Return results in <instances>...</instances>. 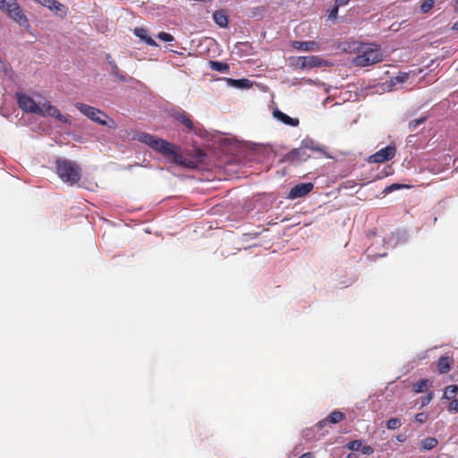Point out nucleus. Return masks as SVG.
Returning <instances> with one entry per match:
<instances>
[{"instance_id": "f257e3e1", "label": "nucleus", "mask_w": 458, "mask_h": 458, "mask_svg": "<svg viewBox=\"0 0 458 458\" xmlns=\"http://www.w3.org/2000/svg\"><path fill=\"white\" fill-rule=\"evenodd\" d=\"M141 142L155 151L162 154L164 157H169L170 161L182 167L195 168L196 163L191 159H186L183 156L177 152V147L165 140L158 138L147 132H138L132 138Z\"/></svg>"}, {"instance_id": "f03ea898", "label": "nucleus", "mask_w": 458, "mask_h": 458, "mask_svg": "<svg viewBox=\"0 0 458 458\" xmlns=\"http://www.w3.org/2000/svg\"><path fill=\"white\" fill-rule=\"evenodd\" d=\"M383 61L380 47L374 43L361 45L359 54L353 58L355 66L365 67Z\"/></svg>"}, {"instance_id": "7ed1b4c3", "label": "nucleus", "mask_w": 458, "mask_h": 458, "mask_svg": "<svg viewBox=\"0 0 458 458\" xmlns=\"http://www.w3.org/2000/svg\"><path fill=\"white\" fill-rule=\"evenodd\" d=\"M55 165L56 173L64 182L73 185L80 182L81 170L76 162L59 158L55 161Z\"/></svg>"}, {"instance_id": "20e7f679", "label": "nucleus", "mask_w": 458, "mask_h": 458, "mask_svg": "<svg viewBox=\"0 0 458 458\" xmlns=\"http://www.w3.org/2000/svg\"><path fill=\"white\" fill-rule=\"evenodd\" d=\"M74 106L81 114L91 121L101 125H107L106 119L108 116L100 109L81 102L75 103Z\"/></svg>"}, {"instance_id": "39448f33", "label": "nucleus", "mask_w": 458, "mask_h": 458, "mask_svg": "<svg viewBox=\"0 0 458 458\" xmlns=\"http://www.w3.org/2000/svg\"><path fill=\"white\" fill-rule=\"evenodd\" d=\"M16 98L18 106L23 112L36 114L42 113L40 105L37 104L32 98L24 93H17Z\"/></svg>"}, {"instance_id": "423d86ee", "label": "nucleus", "mask_w": 458, "mask_h": 458, "mask_svg": "<svg viewBox=\"0 0 458 458\" xmlns=\"http://www.w3.org/2000/svg\"><path fill=\"white\" fill-rule=\"evenodd\" d=\"M396 148L394 145H388L368 157L369 163H384L394 157Z\"/></svg>"}, {"instance_id": "0eeeda50", "label": "nucleus", "mask_w": 458, "mask_h": 458, "mask_svg": "<svg viewBox=\"0 0 458 458\" xmlns=\"http://www.w3.org/2000/svg\"><path fill=\"white\" fill-rule=\"evenodd\" d=\"M4 12L7 13L10 19L16 21L19 25L23 27L29 26V21L20 7L17 0L13 3V4H12L10 7L6 8Z\"/></svg>"}, {"instance_id": "6e6552de", "label": "nucleus", "mask_w": 458, "mask_h": 458, "mask_svg": "<svg viewBox=\"0 0 458 458\" xmlns=\"http://www.w3.org/2000/svg\"><path fill=\"white\" fill-rule=\"evenodd\" d=\"M40 109L42 111L41 114H38L41 116H52L55 117L57 121L61 123H67L68 119L63 115L60 111L53 106L49 101L44 102L42 105H40Z\"/></svg>"}, {"instance_id": "1a4fd4ad", "label": "nucleus", "mask_w": 458, "mask_h": 458, "mask_svg": "<svg viewBox=\"0 0 458 458\" xmlns=\"http://www.w3.org/2000/svg\"><path fill=\"white\" fill-rule=\"evenodd\" d=\"M314 188L313 183L306 182V183H299L293 186L289 194L288 198L294 199L298 198H302L307 196Z\"/></svg>"}, {"instance_id": "9d476101", "label": "nucleus", "mask_w": 458, "mask_h": 458, "mask_svg": "<svg viewBox=\"0 0 458 458\" xmlns=\"http://www.w3.org/2000/svg\"><path fill=\"white\" fill-rule=\"evenodd\" d=\"M310 157L305 148H293L285 156V160L291 163L306 161Z\"/></svg>"}, {"instance_id": "9b49d317", "label": "nucleus", "mask_w": 458, "mask_h": 458, "mask_svg": "<svg viewBox=\"0 0 458 458\" xmlns=\"http://www.w3.org/2000/svg\"><path fill=\"white\" fill-rule=\"evenodd\" d=\"M292 47L297 50L301 51H319L321 49V47L318 42L317 41H293Z\"/></svg>"}, {"instance_id": "f8f14e48", "label": "nucleus", "mask_w": 458, "mask_h": 458, "mask_svg": "<svg viewBox=\"0 0 458 458\" xmlns=\"http://www.w3.org/2000/svg\"><path fill=\"white\" fill-rule=\"evenodd\" d=\"M345 418L344 414L339 411H334L327 415V417L318 421L316 426L318 428H322L327 423L336 424L342 421Z\"/></svg>"}, {"instance_id": "ddd939ff", "label": "nucleus", "mask_w": 458, "mask_h": 458, "mask_svg": "<svg viewBox=\"0 0 458 458\" xmlns=\"http://www.w3.org/2000/svg\"><path fill=\"white\" fill-rule=\"evenodd\" d=\"M172 116L182 124H183L189 131H192L194 129V123L191 121L190 114H188L185 111H175L173 113Z\"/></svg>"}, {"instance_id": "4468645a", "label": "nucleus", "mask_w": 458, "mask_h": 458, "mask_svg": "<svg viewBox=\"0 0 458 458\" xmlns=\"http://www.w3.org/2000/svg\"><path fill=\"white\" fill-rule=\"evenodd\" d=\"M133 33L137 38H140L148 46H151V47L157 46L156 41L151 37L148 36L147 29H144L141 27H137L133 30Z\"/></svg>"}, {"instance_id": "2eb2a0df", "label": "nucleus", "mask_w": 458, "mask_h": 458, "mask_svg": "<svg viewBox=\"0 0 458 458\" xmlns=\"http://www.w3.org/2000/svg\"><path fill=\"white\" fill-rule=\"evenodd\" d=\"M213 20L220 28H226L228 25V15L224 9L216 11L213 13Z\"/></svg>"}, {"instance_id": "dca6fc26", "label": "nucleus", "mask_w": 458, "mask_h": 458, "mask_svg": "<svg viewBox=\"0 0 458 458\" xmlns=\"http://www.w3.org/2000/svg\"><path fill=\"white\" fill-rule=\"evenodd\" d=\"M274 116L286 125L295 127L299 124V120L297 118H292L278 109L274 111Z\"/></svg>"}, {"instance_id": "f3484780", "label": "nucleus", "mask_w": 458, "mask_h": 458, "mask_svg": "<svg viewBox=\"0 0 458 458\" xmlns=\"http://www.w3.org/2000/svg\"><path fill=\"white\" fill-rule=\"evenodd\" d=\"M453 359L449 356H441L437 360V371L440 374L447 373L451 369Z\"/></svg>"}, {"instance_id": "a211bd4d", "label": "nucleus", "mask_w": 458, "mask_h": 458, "mask_svg": "<svg viewBox=\"0 0 458 458\" xmlns=\"http://www.w3.org/2000/svg\"><path fill=\"white\" fill-rule=\"evenodd\" d=\"M306 59V69H312L315 67H322L326 66L327 62L319 56L317 55H310V56H304Z\"/></svg>"}, {"instance_id": "6ab92c4d", "label": "nucleus", "mask_w": 458, "mask_h": 458, "mask_svg": "<svg viewBox=\"0 0 458 458\" xmlns=\"http://www.w3.org/2000/svg\"><path fill=\"white\" fill-rule=\"evenodd\" d=\"M458 394V386L451 385L445 388L442 399L453 400Z\"/></svg>"}, {"instance_id": "aec40b11", "label": "nucleus", "mask_w": 458, "mask_h": 458, "mask_svg": "<svg viewBox=\"0 0 458 458\" xmlns=\"http://www.w3.org/2000/svg\"><path fill=\"white\" fill-rule=\"evenodd\" d=\"M438 444V440L436 437H429L421 440L420 446L424 450H431L435 448Z\"/></svg>"}, {"instance_id": "412c9836", "label": "nucleus", "mask_w": 458, "mask_h": 458, "mask_svg": "<svg viewBox=\"0 0 458 458\" xmlns=\"http://www.w3.org/2000/svg\"><path fill=\"white\" fill-rule=\"evenodd\" d=\"M429 386V380L428 379H420L417 383H415L412 386V390L414 393H424L428 390V387Z\"/></svg>"}, {"instance_id": "4be33fe9", "label": "nucleus", "mask_w": 458, "mask_h": 458, "mask_svg": "<svg viewBox=\"0 0 458 458\" xmlns=\"http://www.w3.org/2000/svg\"><path fill=\"white\" fill-rule=\"evenodd\" d=\"M210 68L214 71L225 72L229 70V65L226 63H222L218 61H210Z\"/></svg>"}, {"instance_id": "5701e85b", "label": "nucleus", "mask_w": 458, "mask_h": 458, "mask_svg": "<svg viewBox=\"0 0 458 458\" xmlns=\"http://www.w3.org/2000/svg\"><path fill=\"white\" fill-rule=\"evenodd\" d=\"M109 65L111 66L112 73L114 76L117 77L122 81H126L125 76L123 73H121V72L114 61H109Z\"/></svg>"}, {"instance_id": "b1692460", "label": "nucleus", "mask_w": 458, "mask_h": 458, "mask_svg": "<svg viewBox=\"0 0 458 458\" xmlns=\"http://www.w3.org/2000/svg\"><path fill=\"white\" fill-rule=\"evenodd\" d=\"M292 64L299 69L304 70L307 68L306 59L304 56H298L292 59Z\"/></svg>"}, {"instance_id": "393cba45", "label": "nucleus", "mask_w": 458, "mask_h": 458, "mask_svg": "<svg viewBox=\"0 0 458 458\" xmlns=\"http://www.w3.org/2000/svg\"><path fill=\"white\" fill-rule=\"evenodd\" d=\"M401 420L397 418H392L387 420L386 427L388 429H396L401 427Z\"/></svg>"}, {"instance_id": "a878e982", "label": "nucleus", "mask_w": 458, "mask_h": 458, "mask_svg": "<svg viewBox=\"0 0 458 458\" xmlns=\"http://www.w3.org/2000/svg\"><path fill=\"white\" fill-rule=\"evenodd\" d=\"M434 0H424L420 5V11L424 13H428L434 6Z\"/></svg>"}, {"instance_id": "bb28decb", "label": "nucleus", "mask_w": 458, "mask_h": 458, "mask_svg": "<svg viewBox=\"0 0 458 458\" xmlns=\"http://www.w3.org/2000/svg\"><path fill=\"white\" fill-rule=\"evenodd\" d=\"M425 121H426V117H421V118H419V119L411 120L409 123V130L411 131H414L419 125L423 123Z\"/></svg>"}, {"instance_id": "cd10ccee", "label": "nucleus", "mask_w": 458, "mask_h": 458, "mask_svg": "<svg viewBox=\"0 0 458 458\" xmlns=\"http://www.w3.org/2000/svg\"><path fill=\"white\" fill-rule=\"evenodd\" d=\"M157 37V38L165 42H172L174 39V38L171 34L165 31L159 32Z\"/></svg>"}, {"instance_id": "c85d7f7f", "label": "nucleus", "mask_w": 458, "mask_h": 458, "mask_svg": "<svg viewBox=\"0 0 458 458\" xmlns=\"http://www.w3.org/2000/svg\"><path fill=\"white\" fill-rule=\"evenodd\" d=\"M346 447L352 451H358L361 447V441L360 440H353L350 441Z\"/></svg>"}, {"instance_id": "c756f323", "label": "nucleus", "mask_w": 458, "mask_h": 458, "mask_svg": "<svg viewBox=\"0 0 458 458\" xmlns=\"http://www.w3.org/2000/svg\"><path fill=\"white\" fill-rule=\"evenodd\" d=\"M447 411L451 413H456L458 412V399H453L448 407H447Z\"/></svg>"}, {"instance_id": "7c9ffc66", "label": "nucleus", "mask_w": 458, "mask_h": 458, "mask_svg": "<svg viewBox=\"0 0 458 458\" xmlns=\"http://www.w3.org/2000/svg\"><path fill=\"white\" fill-rule=\"evenodd\" d=\"M428 414L427 412H420L415 415V420L419 423H424L427 421Z\"/></svg>"}, {"instance_id": "2f4dec72", "label": "nucleus", "mask_w": 458, "mask_h": 458, "mask_svg": "<svg viewBox=\"0 0 458 458\" xmlns=\"http://www.w3.org/2000/svg\"><path fill=\"white\" fill-rule=\"evenodd\" d=\"M409 78V73L403 72L394 77V81L398 83L405 82Z\"/></svg>"}, {"instance_id": "473e14b6", "label": "nucleus", "mask_w": 458, "mask_h": 458, "mask_svg": "<svg viewBox=\"0 0 458 458\" xmlns=\"http://www.w3.org/2000/svg\"><path fill=\"white\" fill-rule=\"evenodd\" d=\"M16 0H0V10L4 11L6 8L15 2Z\"/></svg>"}, {"instance_id": "72a5a7b5", "label": "nucleus", "mask_w": 458, "mask_h": 458, "mask_svg": "<svg viewBox=\"0 0 458 458\" xmlns=\"http://www.w3.org/2000/svg\"><path fill=\"white\" fill-rule=\"evenodd\" d=\"M433 397H434V393L429 392L425 397L422 398L421 405L422 406L428 405L432 401Z\"/></svg>"}, {"instance_id": "f704fd0d", "label": "nucleus", "mask_w": 458, "mask_h": 458, "mask_svg": "<svg viewBox=\"0 0 458 458\" xmlns=\"http://www.w3.org/2000/svg\"><path fill=\"white\" fill-rule=\"evenodd\" d=\"M374 452L373 448L369 445H365L361 447V454L366 455H370Z\"/></svg>"}, {"instance_id": "c9c22d12", "label": "nucleus", "mask_w": 458, "mask_h": 458, "mask_svg": "<svg viewBox=\"0 0 458 458\" xmlns=\"http://www.w3.org/2000/svg\"><path fill=\"white\" fill-rule=\"evenodd\" d=\"M339 7L335 4V6L331 9L329 13V18L335 19L337 16Z\"/></svg>"}, {"instance_id": "e433bc0d", "label": "nucleus", "mask_w": 458, "mask_h": 458, "mask_svg": "<svg viewBox=\"0 0 458 458\" xmlns=\"http://www.w3.org/2000/svg\"><path fill=\"white\" fill-rule=\"evenodd\" d=\"M232 81L233 84L241 87L245 86L248 83V80H232Z\"/></svg>"}, {"instance_id": "4c0bfd02", "label": "nucleus", "mask_w": 458, "mask_h": 458, "mask_svg": "<svg viewBox=\"0 0 458 458\" xmlns=\"http://www.w3.org/2000/svg\"><path fill=\"white\" fill-rule=\"evenodd\" d=\"M402 187V185L400 184H396V183H394V184H391L390 186H388L385 191L386 192H389V191H392L393 190H397V189H400Z\"/></svg>"}, {"instance_id": "58836bf2", "label": "nucleus", "mask_w": 458, "mask_h": 458, "mask_svg": "<svg viewBox=\"0 0 458 458\" xmlns=\"http://www.w3.org/2000/svg\"><path fill=\"white\" fill-rule=\"evenodd\" d=\"M349 3V0H335V5L338 7L344 6Z\"/></svg>"}, {"instance_id": "ea45409f", "label": "nucleus", "mask_w": 458, "mask_h": 458, "mask_svg": "<svg viewBox=\"0 0 458 458\" xmlns=\"http://www.w3.org/2000/svg\"><path fill=\"white\" fill-rule=\"evenodd\" d=\"M300 458H314V455L312 453L308 452L301 455Z\"/></svg>"}, {"instance_id": "a19ab883", "label": "nucleus", "mask_w": 458, "mask_h": 458, "mask_svg": "<svg viewBox=\"0 0 458 458\" xmlns=\"http://www.w3.org/2000/svg\"><path fill=\"white\" fill-rule=\"evenodd\" d=\"M452 29L454 30H458V20L453 24Z\"/></svg>"}, {"instance_id": "79ce46f5", "label": "nucleus", "mask_w": 458, "mask_h": 458, "mask_svg": "<svg viewBox=\"0 0 458 458\" xmlns=\"http://www.w3.org/2000/svg\"><path fill=\"white\" fill-rule=\"evenodd\" d=\"M106 57V60H107L108 62H109V61H114V60L112 59V57H111V55H110V54H107Z\"/></svg>"}, {"instance_id": "37998d69", "label": "nucleus", "mask_w": 458, "mask_h": 458, "mask_svg": "<svg viewBox=\"0 0 458 458\" xmlns=\"http://www.w3.org/2000/svg\"><path fill=\"white\" fill-rule=\"evenodd\" d=\"M347 458H356V454H349L347 455Z\"/></svg>"}, {"instance_id": "c03bdc74", "label": "nucleus", "mask_w": 458, "mask_h": 458, "mask_svg": "<svg viewBox=\"0 0 458 458\" xmlns=\"http://www.w3.org/2000/svg\"><path fill=\"white\" fill-rule=\"evenodd\" d=\"M456 8L458 9V0H457V2H456Z\"/></svg>"}]
</instances>
